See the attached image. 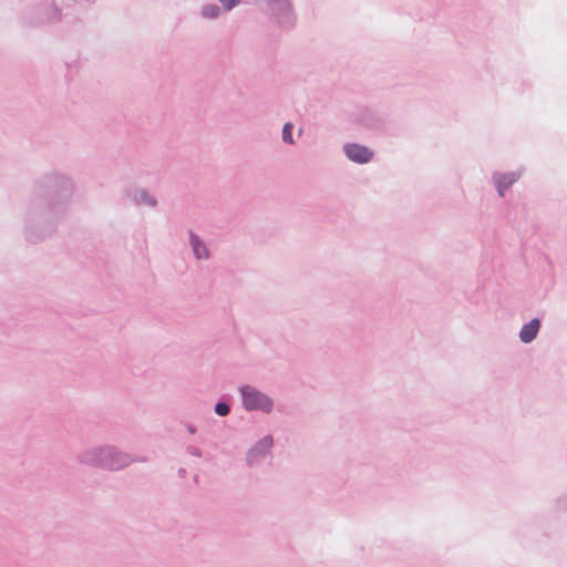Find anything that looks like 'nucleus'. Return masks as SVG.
Wrapping results in <instances>:
<instances>
[{
  "label": "nucleus",
  "mask_w": 567,
  "mask_h": 567,
  "mask_svg": "<svg viewBox=\"0 0 567 567\" xmlns=\"http://www.w3.org/2000/svg\"><path fill=\"white\" fill-rule=\"evenodd\" d=\"M218 10L217 6H208L204 9L203 13L207 18H215L218 14Z\"/></svg>",
  "instance_id": "6e6552de"
},
{
  "label": "nucleus",
  "mask_w": 567,
  "mask_h": 567,
  "mask_svg": "<svg viewBox=\"0 0 567 567\" xmlns=\"http://www.w3.org/2000/svg\"><path fill=\"white\" fill-rule=\"evenodd\" d=\"M215 412L220 416H225L229 413V406L226 403H217L215 406Z\"/></svg>",
  "instance_id": "1a4fd4ad"
},
{
  "label": "nucleus",
  "mask_w": 567,
  "mask_h": 567,
  "mask_svg": "<svg viewBox=\"0 0 567 567\" xmlns=\"http://www.w3.org/2000/svg\"><path fill=\"white\" fill-rule=\"evenodd\" d=\"M192 246H193V250H194V254L196 255V257H198V258L208 257V252H207L205 245L202 244L198 240V238L195 236L192 237Z\"/></svg>",
  "instance_id": "423d86ee"
},
{
  "label": "nucleus",
  "mask_w": 567,
  "mask_h": 567,
  "mask_svg": "<svg viewBox=\"0 0 567 567\" xmlns=\"http://www.w3.org/2000/svg\"><path fill=\"white\" fill-rule=\"evenodd\" d=\"M243 404L246 410H261L269 412L272 406L271 400L256 389L245 385L240 389Z\"/></svg>",
  "instance_id": "f257e3e1"
},
{
  "label": "nucleus",
  "mask_w": 567,
  "mask_h": 567,
  "mask_svg": "<svg viewBox=\"0 0 567 567\" xmlns=\"http://www.w3.org/2000/svg\"><path fill=\"white\" fill-rule=\"evenodd\" d=\"M104 454L102 465L111 470H117L128 464L127 457L120 453L106 451Z\"/></svg>",
  "instance_id": "7ed1b4c3"
},
{
  "label": "nucleus",
  "mask_w": 567,
  "mask_h": 567,
  "mask_svg": "<svg viewBox=\"0 0 567 567\" xmlns=\"http://www.w3.org/2000/svg\"><path fill=\"white\" fill-rule=\"evenodd\" d=\"M220 3H223L226 9H231L236 4V0H219Z\"/></svg>",
  "instance_id": "9d476101"
},
{
  "label": "nucleus",
  "mask_w": 567,
  "mask_h": 567,
  "mask_svg": "<svg viewBox=\"0 0 567 567\" xmlns=\"http://www.w3.org/2000/svg\"><path fill=\"white\" fill-rule=\"evenodd\" d=\"M291 128L292 125L290 123H286L282 130V140L288 143H292L291 138Z\"/></svg>",
  "instance_id": "0eeeda50"
},
{
  "label": "nucleus",
  "mask_w": 567,
  "mask_h": 567,
  "mask_svg": "<svg viewBox=\"0 0 567 567\" xmlns=\"http://www.w3.org/2000/svg\"><path fill=\"white\" fill-rule=\"evenodd\" d=\"M539 327H540L539 320L533 319L529 323L525 324L522 328V330L519 332L520 340L525 343L533 341L538 333Z\"/></svg>",
  "instance_id": "20e7f679"
},
{
  "label": "nucleus",
  "mask_w": 567,
  "mask_h": 567,
  "mask_svg": "<svg viewBox=\"0 0 567 567\" xmlns=\"http://www.w3.org/2000/svg\"><path fill=\"white\" fill-rule=\"evenodd\" d=\"M346 153L351 161L358 163H368L373 156V153L369 148L358 144L346 146Z\"/></svg>",
  "instance_id": "f03ea898"
},
{
  "label": "nucleus",
  "mask_w": 567,
  "mask_h": 567,
  "mask_svg": "<svg viewBox=\"0 0 567 567\" xmlns=\"http://www.w3.org/2000/svg\"><path fill=\"white\" fill-rule=\"evenodd\" d=\"M518 179L515 173L503 174L496 177L498 194L504 196V192Z\"/></svg>",
  "instance_id": "39448f33"
},
{
  "label": "nucleus",
  "mask_w": 567,
  "mask_h": 567,
  "mask_svg": "<svg viewBox=\"0 0 567 567\" xmlns=\"http://www.w3.org/2000/svg\"><path fill=\"white\" fill-rule=\"evenodd\" d=\"M264 443H265L266 447H268L271 445L272 441H271V439H266V440H264Z\"/></svg>",
  "instance_id": "9b49d317"
}]
</instances>
